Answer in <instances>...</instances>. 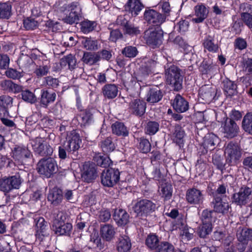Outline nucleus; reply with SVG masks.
Listing matches in <instances>:
<instances>
[{"instance_id":"obj_1","label":"nucleus","mask_w":252,"mask_h":252,"mask_svg":"<svg viewBox=\"0 0 252 252\" xmlns=\"http://www.w3.org/2000/svg\"><path fill=\"white\" fill-rule=\"evenodd\" d=\"M165 77L167 84L176 91L181 90L183 84V72L177 66L167 64L165 66Z\"/></svg>"},{"instance_id":"obj_2","label":"nucleus","mask_w":252,"mask_h":252,"mask_svg":"<svg viewBox=\"0 0 252 252\" xmlns=\"http://www.w3.org/2000/svg\"><path fill=\"white\" fill-rule=\"evenodd\" d=\"M163 38V32L158 28H149L143 35L145 43L153 49L158 48L162 44Z\"/></svg>"},{"instance_id":"obj_3","label":"nucleus","mask_w":252,"mask_h":252,"mask_svg":"<svg viewBox=\"0 0 252 252\" xmlns=\"http://www.w3.org/2000/svg\"><path fill=\"white\" fill-rule=\"evenodd\" d=\"M81 143L82 140L79 134L75 131L73 130L68 133L66 137V141L63 143L64 148L67 152L68 156H70L72 158L76 157Z\"/></svg>"},{"instance_id":"obj_4","label":"nucleus","mask_w":252,"mask_h":252,"mask_svg":"<svg viewBox=\"0 0 252 252\" xmlns=\"http://www.w3.org/2000/svg\"><path fill=\"white\" fill-rule=\"evenodd\" d=\"M225 154L226 162L229 165L235 166L240 161L242 155V149L237 143L230 142L225 147Z\"/></svg>"},{"instance_id":"obj_5","label":"nucleus","mask_w":252,"mask_h":252,"mask_svg":"<svg viewBox=\"0 0 252 252\" xmlns=\"http://www.w3.org/2000/svg\"><path fill=\"white\" fill-rule=\"evenodd\" d=\"M23 182V179L19 172L15 175L4 177L0 179V190L8 193L14 189H19Z\"/></svg>"},{"instance_id":"obj_6","label":"nucleus","mask_w":252,"mask_h":252,"mask_svg":"<svg viewBox=\"0 0 252 252\" xmlns=\"http://www.w3.org/2000/svg\"><path fill=\"white\" fill-rule=\"evenodd\" d=\"M252 194V182L243 185L238 192L234 193L232 197V202L237 205L245 206L248 203Z\"/></svg>"},{"instance_id":"obj_7","label":"nucleus","mask_w":252,"mask_h":252,"mask_svg":"<svg viewBox=\"0 0 252 252\" xmlns=\"http://www.w3.org/2000/svg\"><path fill=\"white\" fill-rule=\"evenodd\" d=\"M157 209L156 204L151 200L143 199L137 202L133 209L136 216L139 218H146L154 212Z\"/></svg>"},{"instance_id":"obj_8","label":"nucleus","mask_w":252,"mask_h":252,"mask_svg":"<svg viewBox=\"0 0 252 252\" xmlns=\"http://www.w3.org/2000/svg\"><path fill=\"white\" fill-rule=\"evenodd\" d=\"M37 170L40 174L50 178L57 172L58 166L56 161L53 158H43L38 161L37 164Z\"/></svg>"},{"instance_id":"obj_9","label":"nucleus","mask_w":252,"mask_h":252,"mask_svg":"<svg viewBox=\"0 0 252 252\" xmlns=\"http://www.w3.org/2000/svg\"><path fill=\"white\" fill-rule=\"evenodd\" d=\"M127 100L128 101L126 102L128 103V110L130 114L137 117H141L145 114L146 102L144 100L130 95Z\"/></svg>"},{"instance_id":"obj_10","label":"nucleus","mask_w":252,"mask_h":252,"mask_svg":"<svg viewBox=\"0 0 252 252\" xmlns=\"http://www.w3.org/2000/svg\"><path fill=\"white\" fill-rule=\"evenodd\" d=\"M11 154L15 161L21 165L25 164L27 160L32 157L31 151L24 145H15L12 149Z\"/></svg>"},{"instance_id":"obj_11","label":"nucleus","mask_w":252,"mask_h":252,"mask_svg":"<svg viewBox=\"0 0 252 252\" xmlns=\"http://www.w3.org/2000/svg\"><path fill=\"white\" fill-rule=\"evenodd\" d=\"M221 128L224 136L231 139L236 137L239 132V127L235 121L228 117L223 118L221 123Z\"/></svg>"},{"instance_id":"obj_12","label":"nucleus","mask_w":252,"mask_h":252,"mask_svg":"<svg viewBox=\"0 0 252 252\" xmlns=\"http://www.w3.org/2000/svg\"><path fill=\"white\" fill-rule=\"evenodd\" d=\"M120 175V173L118 169H107L101 173V182L104 186L112 187L119 181Z\"/></svg>"},{"instance_id":"obj_13","label":"nucleus","mask_w":252,"mask_h":252,"mask_svg":"<svg viewBox=\"0 0 252 252\" xmlns=\"http://www.w3.org/2000/svg\"><path fill=\"white\" fill-rule=\"evenodd\" d=\"M33 151L41 156H47L52 155L53 148L42 138H36L32 144Z\"/></svg>"},{"instance_id":"obj_14","label":"nucleus","mask_w":252,"mask_h":252,"mask_svg":"<svg viewBox=\"0 0 252 252\" xmlns=\"http://www.w3.org/2000/svg\"><path fill=\"white\" fill-rule=\"evenodd\" d=\"M145 20L150 24L160 26L165 22L166 16L154 9H149L144 12Z\"/></svg>"},{"instance_id":"obj_15","label":"nucleus","mask_w":252,"mask_h":252,"mask_svg":"<svg viewBox=\"0 0 252 252\" xmlns=\"http://www.w3.org/2000/svg\"><path fill=\"white\" fill-rule=\"evenodd\" d=\"M216 94V88L208 85L202 86L199 91V98L204 103H210L215 98Z\"/></svg>"},{"instance_id":"obj_16","label":"nucleus","mask_w":252,"mask_h":252,"mask_svg":"<svg viewBox=\"0 0 252 252\" xmlns=\"http://www.w3.org/2000/svg\"><path fill=\"white\" fill-rule=\"evenodd\" d=\"M186 197L188 203L194 205L200 204L204 200L202 191L194 188L187 190Z\"/></svg>"},{"instance_id":"obj_17","label":"nucleus","mask_w":252,"mask_h":252,"mask_svg":"<svg viewBox=\"0 0 252 252\" xmlns=\"http://www.w3.org/2000/svg\"><path fill=\"white\" fill-rule=\"evenodd\" d=\"M96 166L94 163H85L83 165L82 179L87 183H90L97 177Z\"/></svg>"},{"instance_id":"obj_18","label":"nucleus","mask_w":252,"mask_h":252,"mask_svg":"<svg viewBox=\"0 0 252 252\" xmlns=\"http://www.w3.org/2000/svg\"><path fill=\"white\" fill-rule=\"evenodd\" d=\"M36 238L40 241H42L45 237L49 235L47 222L43 218H39L36 222Z\"/></svg>"},{"instance_id":"obj_19","label":"nucleus","mask_w":252,"mask_h":252,"mask_svg":"<svg viewBox=\"0 0 252 252\" xmlns=\"http://www.w3.org/2000/svg\"><path fill=\"white\" fill-rule=\"evenodd\" d=\"M131 248V241L127 235H120L116 243V249L118 252H129Z\"/></svg>"},{"instance_id":"obj_20","label":"nucleus","mask_w":252,"mask_h":252,"mask_svg":"<svg viewBox=\"0 0 252 252\" xmlns=\"http://www.w3.org/2000/svg\"><path fill=\"white\" fill-rule=\"evenodd\" d=\"M174 109L178 113L186 112L189 108V102L180 94H177L171 102Z\"/></svg>"},{"instance_id":"obj_21","label":"nucleus","mask_w":252,"mask_h":252,"mask_svg":"<svg viewBox=\"0 0 252 252\" xmlns=\"http://www.w3.org/2000/svg\"><path fill=\"white\" fill-rule=\"evenodd\" d=\"M144 5L140 0H128L125 5V9L132 16H136L143 8Z\"/></svg>"},{"instance_id":"obj_22","label":"nucleus","mask_w":252,"mask_h":252,"mask_svg":"<svg viewBox=\"0 0 252 252\" xmlns=\"http://www.w3.org/2000/svg\"><path fill=\"white\" fill-rule=\"evenodd\" d=\"M100 233L101 238L107 242L112 241L116 234L114 227L110 224L101 225Z\"/></svg>"},{"instance_id":"obj_23","label":"nucleus","mask_w":252,"mask_h":252,"mask_svg":"<svg viewBox=\"0 0 252 252\" xmlns=\"http://www.w3.org/2000/svg\"><path fill=\"white\" fill-rule=\"evenodd\" d=\"M211 203L214 208L213 211L215 213L217 212L224 214L228 212L229 208L228 203L222 202V198L217 197L216 195H215V198H213V200Z\"/></svg>"},{"instance_id":"obj_24","label":"nucleus","mask_w":252,"mask_h":252,"mask_svg":"<svg viewBox=\"0 0 252 252\" xmlns=\"http://www.w3.org/2000/svg\"><path fill=\"white\" fill-rule=\"evenodd\" d=\"M17 63L22 72H28L33 65V61L28 55L22 54L18 58Z\"/></svg>"},{"instance_id":"obj_25","label":"nucleus","mask_w":252,"mask_h":252,"mask_svg":"<svg viewBox=\"0 0 252 252\" xmlns=\"http://www.w3.org/2000/svg\"><path fill=\"white\" fill-rule=\"evenodd\" d=\"M53 230L55 233L59 236L69 235L72 228L71 223L65 222L64 223L52 225Z\"/></svg>"},{"instance_id":"obj_26","label":"nucleus","mask_w":252,"mask_h":252,"mask_svg":"<svg viewBox=\"0 0 252 252\" xmlns=\"http://www.w3.org/2000/svg\"><path fill=\"white\" fill-rule=\"evenodd\" d=\"M158 184L161 196L164 198V200H169L172 195L171 185L166 182V180H161Z\"/></svg>"},{"instance_id":"obj_27","label":"nucleus","mask_w":252,"mask_h":252,"mask_svg":"<svg viewBox=\"0 0 252 252\" xmlns=\"http://www.w3.org/2000/svg\"><path fill=\"white\" fill-rule=\"evenodd\" d=\"M202 45L204 51L212 53H217L219 51V46L217 42L215 43L214 36L207 35L203 40Z\"/></svg>"},{"instance_id":"obj_28","label":"nucleus","mask_w":252,"mask_h":252,"mask_svg":"<svg viewBox=\"0 0 252 252\" xmlns=\"http://www.w3.org/2000/svg\"><path fill=\"white\" fill-rule=\"evenodd\" d=\"M0 87L3 91L14 94L20 93L22 86L14 83L11 80H4L0 82Z\"/></svg>"},{"instance_id":"obj_29","label":"nucleus","mask_w":252,"mask_h":252,"mask_svg":"<svg viewBox=\"0 0 252 252\" xmlns=\"http://www.w3.org/2000/svg\"><path fill=\"white\" fill-rule=\"evenodd\" d=\"M222 88L226 95L232 96L237 94V86L235 82L228 78L224 79L222 82Z\"/></svg>"},{"instance_id":"obj_30","label":"nucleus","mask_w":252,"mask_h":252,"mask_svg":"<svg viewBox=\"0 0 252 252\" xmlns=\"http://www.w3.org/2000/svg\"><path fill=\"white\" fill-rule=\"evenodd\" d=\"M63 197L62 190L57 187H55L49 191L47 198L52 204L57 205L62 202Z\"/></svg>"},{"instance_id":"obj_31","label":"nucleus","mask_w":252,"mask_h":252,"mask_svg":"<svg viewBox=\"0 0 252 252\" xmlns=\"http://www.w3.org/2000/svg\"><path fill=\"white\" fill-rule=\"evenodd\" d=\"M113 217L114 220L119 226L125 225L128 222L129 215L123 209H116Z\"/></svg>"},{"instance_id":"obj_32","label":"nucleus","mask_w":252,"mask_h":252,"mask_svg":"<svg viewBox=\"0 0 252 252\" xmlns=\"http://www.w3.org/2000/svg\"><path fill=\"white\" fill-rule=\"evenodd\" d=\"M194 10L196 18H193L192 21L195 23L202 22L207 18L209 12L208 10L203 4L195 6Z\"/></svg>"},{"instance_id":"obj_33","label":"nucleus","mask_w":252,"mask_h":252,"mask_svg":"<svg viewBox=\"0 0 252 252\" xmlns=\"http://www.w3.org/2000/svg\"><path fill=\"white\" fill-rule=\"evenodd\" d=\"M237 225L236 236L239 242L246 241L250 239L252 236V231L247 228L242 226L241 224L238 222Z\"/></svg>"},{"instance_id":"obj_34","label":"nucleus","mask_w":252,"mask_h":252,"mask_svg":"<svg viewBox=\"0 0 252 252\" xmlns=\"http://www.w3.org/2000/svg\"><path fill=\"white\" fill-rule=\"evenodd\" d=\"M163 93L157 86L150 89L147 97V101L154 103L159 101L163 97Z\"/></svg>"},{"instance_id":"obj_35","label":"nucleus","mask_w":252,"mask_h":252,"mask_svg":"<svg viewBox=\"0 0 252 252\" xmlns=\"http://www.w3.org/2000/svg\"><path fill=\"white\" fill-rule=\"evenodd\" d=\"M112 133L118 136H127L128 130L124 124L122 122H116L111 126Z\"/></svg>"},{"instance_id":"obj_36","label":"nucleus","mask_w":252,"mask_h":252,"mask_svg":"<svg viewBox=\"0 0 252 252\" xmlns=\"http://www.w3.org/2000/svg\"><path fill=\"white\" fill-rule=\"evenodd\" d=\"M102 92L105 97L108 99H113L117 95L118 88L115 84H106L103 87Z\"/></svg>"},{"instance_id":"obj_37","label":"nucleus","mask_w":252,"mask_h":252,"mask_svg":"<svg viewBox=\"0 0 252 252\" xmlns=\"http://www.w3.org/2000/svg\"><path fill=\"white\" fill-rule=\"evenodd\" d=\"M219 141V137L215 134L211 133L207 134L204 138L202 147L213 150L215 145Z\"/></svg>"},{"instance_id":"obj_38","label":"nucleus","mask_w":252,"mask_h":252,"mask_svg":"<svg viewBox=\"0 0 252 252\" xmlns=\"http://www.w3.org/2000/svg\"><path fill=\"white\" fill-rule=\"evenodd\" d=\"M64 15L61 16L62 20L64 23L72 25L75 23H77L78 22L82 17V13H76L75 12H66V13H63Z\"/></svg>"},{"instance_id":"obj_39","label":"nucleus","mask_w":252,"mask_h":252,"mask_svg":"<svg viewBox=\"0 0 252 252\" xmlns=\"http://www.w3.org/2000/svg\"><path fill=\"white\" fill-rule=\"evenodd\" d=\"M60 64L62 68L72 70L76 66V60L74 56L69 54L60 60Z\"/></svg>"},{"instance_id":"obj_40","label":"nucleus","mask_w":252,"mask_h":252,"mask_svg":"<svg viewBox=\"0 0 252 252\" xmlns=\"http://www.w3.org/2000/svg\"><path fill=\"white\" fill-rule=\"evenodd\" d=\"M56 98V94L54 92H51L49 91L42 90L40 98L41 105L46 107L50 103L54 102Z\"/></svg>"},{"instance_id":"obj_41","label":"nucleus","mask_w":252,"mask_h":252,"mask_svg":"<svg viewBox=\"0 0 252 252\" xmlns=\"http://www.w3.org/2000/svg\"><path fill=\"white\" fill-rule=\"evenodd\" d=\"M99 145L102 151L106 154L112 152L115 149V144L113 141V139L111 137H108L102 140Z\"/></svg>"},{"instance_id":"obj_42","label":"nucleus","mask_w":252,"mask_h":252,"mask_svg":"<svg viewBox=\"0 0 252 252\" xmlns=\"http://www.w3.org/2000/svg\"><path fill=\"white\" fill-rule=\"evenodd\" d=\"M242 128L247 133L252 135V112H249L243 117Z\"/></svg>"},{"instance_id":"obj_43","label":"nucleus","mask_w":252,"mask_h":252,"mask_svg":"<svg viewBox=\"0 0 252 252\" xmlns=\"http://www.w3.org/2000/svg\"><path fill=\"white\" fill-rule=\"evenodd\" d=\"M158 236L155 234H150L148 235L145 244L152 250H157L160 245Z\"/></svg>"},{"instance_id":"obj_44","label":"nucleus","mask_w":252,"mask_h":252,"mask_svg":"<svg viewBox=\"0 0 252 252\" xmlns=\"http://www.w3.org/2000/svg\"><path fill=\"white\" fill-rule=\"evenodd\" d=\"M202 223L208 224H212V222L216 220L215 213L213 210H204L201 214Z\"/></svg>"},{"instance_id":"obj_45","label":"nucleus","mask_w":252,"mask_h":252,"mask_svg":"<svg viewBox=\"0 0 252 252\" xmlns=\"http://www.w3.org/2000/svg\"><path fill=\"white\" fill-rule=\"evenodd\" d=\"M94 160L98 166L103 168L108 167L111 163V160L108 156L101 155L100 154L96 155L94 157Z\"/></svg>"},{"instance_id":"obj_46","label":"nucleus","mask_w":252,"mask_h":252,"mask_svg":"<svg viewBox=\"0 0 252 252\" xmlns=\"http://www.w3.org/2000/svg\"><path fill=\"white\" fill-rule=\"evenodd\" d=\"M11 5L9 2H0V18L8 19L11 15Z\"/></svg>"},{"instance_id":"obj_47","label":"nucleus","mask_w":252,"mask_h":252,"mask_svg":"<svg viewBox=\"0 0 252 252\" xmlns=\"http://www.w3.org/2000/svg\"><path fill=\"white\" fill-rule=\"evenodd\" d=\"M60 11L62 13H66V12H75L76 13H82L81 6L78 2L74 1L64 7H61Z\"/></svg>"},{"instance_id":"obj_48","label":"nucleus","mask_w":252,"mask_h":252,"mask_svg":"<svg viewBox=\"0 0 252 252\" xmlns=\"http://www.w3.org/2000/svg\"><path fill=\"white\" fill-rule=\"evenodd\" d=\"M21 92V95L22 99L25 102L33 104L37 101V98L34 94L31 91L25 89L23 90L22 89Z\"/></svg>"},{"instance_id":"obj_49","label":"nucleus","mask_w":252,"mask_h":252,"mask_svg":"<svg viewBox=\"0 0 252 252\" xmlns=\"http://www.w3.org/2000/svg\"><path fill=\"white\" fill-rule=\"evenodd\" d=\"M212 229V224H208L202 223V224L198 226L197 233L200 237L205 238L211 233Z\"/></svg>"},{"instance_id":"obj_50","label":"nucleus","mask_w":252,"mask_h":252,"mask_svg":"<svg viewBox=\"0 0 252 252\" xmlns=\"http://www.w3.org/2000/svg\"><path fill=\"white\" fill-rule=\"evenodd\" d=\"M159 125L156 121L148 122L145 126V132L147 134L153 135L155 134L159 130Z\"/></svg>"},{"instance_id":"obj_51","label":"nucleus","mask_w":252,"mask_h":252,"mask_svg":"<svg viewBox=\"0 0 252 252\" xmlns=\"http://www.w3.org/2000/svg\"><path fill=\"white\" fill-rule=\"evenodd\" d=\"M83 47L88 50H95L97 49V42L91 38L83 37L81 41Z\"/></svg>"},{"instance_id":"obj_52","label":"nucleus","mask_w":252,"mask_h":252,"mask_svg":"<svg viewBox=\"0 0 252 252\" xmlns=\"http://www.w3.org/2000/svg\"><path fill=\"white\" fill-rule=\"evenodd\" d=\"M80 25L81 31L85 33H87L93 31L96 26V24L94 21L85 20L80 23Z\"/></svg>"},{"instance_id":"obj_53","label":"nucleus","mask_w":252,"mask_h":252,"mask_svg":"<svg viewBox=\"0 0 252 252\" xmlns=\"http://www.w3.org/2000/svg\"><path fill=\"white\" fill-rule=\"evenodd\" d=\"M138 53L137 48L135 46L128 45L126 46L122 50V54L126 57L133 58L135 57Z\"/></svg>"},{"instance_id":"obj_54","label":"nucleus","mask_w":252,"mask_h":252,"mask_svg":"<svg viewBox=\"0 0 252 252\" xmlns=\"http://www.w3.org/2000/svg\"><path fill=\"white\" fill-rule=\"evenodd\" d=\"M217 68V65L204 60L199 66V70L203 74H208L213 72Z\"/></svg>"},{"instance_id":"obj_55","label":"nucleus","mask_w":252,"mask_h":252,"mask_svg":"<svg viewBox=\"0 0 252 252\" xmlns=\"http://www.w3.org/2000/svg\"><path fill=\"white\" fill-rule=\"evenodd\" d=\"M138 141L139 142L138 148L143 153H148L151 150V145L149 140L143 137L140 138Z\"/></svg>"},{"instance_id":"obj_56","label":"nucleus","mask_w":252,"mask_h":252,"mask_svg":"<svg viewBox=\"0 0 252 252\" xmlns=\"http://www.w3.org/2000/svg\"><path fill=\"white\" fill-rule=\"evenodd\" d=\"M175 138L174 141L178 145L183 143V139L185 136V132L183 129L180 126H175V131L174 132Z\"/></svg>"},{"instance_id":"obj_57","label":"nucleus","mask_w":252,"mask_h":252,"mask_svg":"<svg viewBox=\"0 0 252 252\" xmlns=\"http://www.w3.org/2000/svg\"><path fill=\"white\" fill-rule=\"evenodd\" d=\"M54 220L53 225H56L66 222L67 216L65 213L62 211H58L53 214Z\"/></svg>"},{"instance_id":"obj_58","label":"nucleus","mask_w":252,"mask_h":252,"mask_svg":"<svg viewBox=\"0 0 252 252\" xmlns=\"http://www.w3.org/2000/svg\"><path fill=\"white\" fill-rule=\"evenodd\" d=\"M180 225L182 226L183 229V236H185L188 240H190L192 238L194 230L191 227H189L185 225V221L183 219L181 218Z\"/></svg>"},{"instance_id":"obj_59","label":"nucleus","mask_w":252,"mask_h":252,"mask_svg":"<svg viewBox=\"0 0 252 252\" xmlns=\"http://www.w3.org/2000/svg\"><path fill=\"white\" fill-rule=\"evenodd\" d=\"M212 161L214 165H215L218 169L222 171L225 169V163L223 162V158L221 155L218 154L214 155L212 158Z\"/></svg>"},{"instance_id":"obj_60","label":"nucleus","mask_w":252,"mask_h":252,"mask_svg":"<svg viewBox=\"0 0 252 252\" xmlns=\"http://www.w3.org/2000/svg\"><path fill=\"white\" fill-rule=\"evenodd\" d=\"M174 246L168 242H161L155 252H175Z\"/></svg>"},{"instance_id":"obj_61","label":"nucleus","mask_w":252,"mask_h":252,"mask_svg":"<svg viewBox=\"0 0 252 252\" xmlns=\"http://www.w3.org/2000/svg\"><path fill=\"white\" fill-rule=\"evenodd\" d=\"M13 98L7 95L0 96V105L8 110L12 106Z\"/></svg>"},{"instance_id":"obj_62","label":"nucleus","mask_w":252,"mask_h":252,"mask_svg":"<svg viewBox=\"0 0 252 252\" xmlns=\"http://www.w3.org/2000/svg\"><path fill=\"white\" fill-rule=\"evenodd\" d=\"M22 71L20 72L17 71L15 69L13 68H8L5 71L6 76L12 79H19L23 76Z\"/></svg>"},{"instance_id":"obj_63","label":"nucleus","mask_w":252,"mask_h":252,"mask_svg":"<svg viewBox=\"0 0 252 252\" xmlns=\"http://www.w3.org/2000/svg\"><path fill=\"white\" fill-rule=\"evenodd\" d=\"M125 32L131 35H136L140 33V31L138 27L134 25L128 24L124 29Z\"/></svg>"},{"instance_id":"obj_64","label":"nucleus","mask_w":252,"mask_h":252,"mask_svg":"<svg viewBox=\"0 0 252 252\" xmlns=\"http://www.w3.org/2000/svg\"><path fill=\"white\" fill-rule=\"evenodd\" d=\"M242 66L244 70L252 75V58L243 59Z\"/></svg>"}]
</instances>
